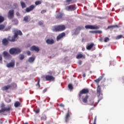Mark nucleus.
Here are the masks:
<instances>
[{
    "label": "nucleus",
    "mask_w": 124,
    "mask_h": 124,
    "mask_svg": "<svg viewBox=\"0 0 124 124\" xmlns=\"http://www.w3.org/2000/svg\"><path fill=\"white\" fill-rule=\"evenodd\" d=\"M23 33L20 30L16 31L14 33V35L13 37L9 36L8 40L11 42H14L16 41V38L18 37V35H22Z\"/></svg>",
    "instance_id": "nucleus-1"
},
{
    "label": "nucleus",
    "mask_w": 124,
    "mask_h": 124,
    "mask_svg": "<svg viewBox=\"0 0 124 124\" xmlns=\"http://www.w3.org/2000/svg\"><path fill=\"white\" fill-rule=\"evenodd\" d=\"M11 55H18L21 53V49L18 48H12L9 50Z\"/></svg>",
    "instance_id": "nucleus-2"
},
{
    "label": "nucleus",
    "mask_w": 124,
    "mask_h": 124,
    "mask_svg": "<svg viewBox=\"0 0 124 124\" xmlns=\"http://www.w3.org/2000/svg\"><path fill=\"white\" fill-rule=\"evenodd\" d=\"M89 90L88 89H83L81 90L79 93H78V97L79 99H81L82 98V96H83V94H87V93H89Z\"/></svg>",
    "instance_id": "nucleus-3"
},
{
    "label": "nucleus",
    "mask_w": 124,
    "mask_h": 124,
    "mask_svg": "<svg viewBox=\"0 0 124 124\" xmlns=\"http://www.w3.org/2000/svg\"><path fill=\"white\" fill-rule=\"evenodd\" d=\"M1 109L0 110V113H3V112H9L11 110L10 107L5 108V105L2 103L0 106Z\"/></svg>",
    "instance_id": "nucleus-4"
},
{
    "label": "nucleus",
    "mask_w": 124,
    "mask_h": 124,
    "mask_svg": "<svg viewBox=\"0 0 124 124\" xmlns=\"http://www.w3.org/2000/svg\"><path fill=\"white\" fill-rule=\"evenodd\" d=\"M46 81H49L50 82H52L53 81H55V77L53 76L47 75L45 77Z\"/></svg>",
    "instance_id": "nucleus-5"
},
{
    "label": "nucleus",
    "mask_w": 124,
    "mask_h": 124,
    "mask_svg": "<svg viewBox=\"0 0 124 124\" xmlns=\"http://www.w3.org/2000/svg\"><path fill=\"white\" fill-rule=\"evenodd\" d=\"M85 29L90 30H98L99 27L96 25H86L85 26Z\"/></svg>",
    "instance_id": "nucleus-6"
},
{
    "label": "nucleus",
    "mask_w": 124,
    "mask_h": 124,
    "mask_svg": "<svg viewBox=\"0 0 124 124\" xmlns=\"http://www.w3.org/2000/svg\"><path fill=\"white\" fill-rule=\"evenodd\" d=\"M62 31V25L54 26L53 29V31Z\"/></svg>",
    "instance_id": "nucleus-7"
},
{
    "label": "nucleus",
    "mask_w": 124,
    "mask_h": 124,
    "mask_svg": "<svg viewBox=\"0 0 124 124\" xmlns=\"http://www.w3.org/2000/svg\"><path fill=\"white\" fill-rule=\"evenodd\" d=\"M14 17V10H11L8 13V18L13 19Z\"/></svg>",
    "instance_id": "nucleus-8"
},
{
    "label": "nucleus",
    "mask_w": 124,
    "mask_h": 124,
    "mask_svg": "<svg viewBox=\"0 0 124 124\" xmlns=\"http://www.w3.org/2000/svg\"><path fill=\"white\" fill-rule=\"evenodd\" d=\"M65 9L68 11H72L73 10H75V9H76V7L73 5H70L66 7Z\"/></svg>",
    "instance_id": "nucleus-9"
},
{
    "label": "nucleus",
    "mask_w": 124,
    "mask_h": 124,
    "mask_svg": "<svg viewBox=\"0 0 124 124\" xmlns=\"http://www.w3.org/2000/svg\"><path fill=\"white\" fill-rule=\"evenodd\" d=\"M34 7H35L34 5H31L26 9V12L29 13L31 12V11H32V10L34 9Z\"/></svg>",
    "instance_id": "nucleus-10"
},
{
    "label": "nucleus",
    "mask_w": 124,
    "mask_h": 124,
    "mask_svg": "<svg viewBox=\"0 0 124 124\" xmlns=\"http://www.w3.org/2000/svg\"><path fill=\"white\" fill-rule=\"evenodd\" d=\"M8 41H10L8 39V37L7 39L4 38L2 41V43L4 46H7V45H8V43H9V42Z\"/></svg>",
    "instance_id": "nucleus-11"
},
{
    "label": "nucleus",
    "mask_w": 124,
    "mask_h": 124,
    "mask_svg": "<svg viewBox=\"0 0 124 124\" xmlns=\"http://www.w3.org/2000/svg\"><path fill=\"white\" fill-rule=\"evenodd\" d=\"M89 95H86L85 97L82 96V102L84 104H87L88 103V99H89Z\"/></svg>",
    "instance_id": "nucleus-12"
},
{
    "label": "nucleus",
    "mask_w": 124,
    "mask_h": 124,
    "mask_svg": "<svg viewBox=\"0 0 124 124\" xmlns=\"http://www.w3.org/2000/svg\"><path fill=\"white\" fill-rule=\"evenodd\" d=\"M31 51H35V52H39L40 49L39 47L36 46H33L31 48Z\"/></svg>",
    "instance_id": "nucleus-13"
},
{
    "label": "nucleus",
    "mask_w": 124,
    "mask_h": 124,
    "mask_svg": "<svg viewBox=\"0 0 124 124\" xmlns=\"http://www.w3.org/2000/svg\"><path fill=\"white\" fill-rule=\"evenodd\" d=\"M105 74H103L101 76H100L98 79H95L94 82L98 84L100 82L101 80L103 79V77H104Z\"/></svg>",
    "instance_id": "nucleus-14"
},
{
    "label": "nucleus",
    "mask_w": 124,
    "mask_h": 124,
    "mask_svg": "<svg viewBox=\"0 0 124 124\" xmlns=\"http://www.w3.org/2000/svg\"><path fill=\"white\" fill-rule=\"evenodd\" d=\"M82 58L83 59H86V55L79 53L76 56V58L78 60L80 59H82Z\"/></svg>",
    "instance_id": "nucleus-15"
},
{
    "label": "nucleus",
    "mask_w": 124,
    "mask_h": 124,
    "mask_svg": "<svg viewBox=\"0 0 124 124\" xmlns=\"http://www.w3.org/2000/svg\"><path fill=\"white\" fill-rule=\"evenodd\" d=\"M46 42L47 44H48L49 45H51L52 44H54V43H55V41H54V40L49 39H47L46 40Z\"/></svg>",
    "instance_id": "nucleus-16"
},
{
    "label": "nucleus",
    "mask_w": 124,
    "mask_h": 124,
    "mask_svg": "<svg viewBox=\"0 0 124 124\" xmlns=\"http://www.w3.org/2000/svg\"><path fill=\"white\" fill-rule=\"evenodd\" d=\"M15 65V62L13 61L7 64V67H13Z\"/></svg>",
    "instance_id": "nucleus-17"
},
{
    "label": "nucleus",
    "mask_w": 124,
    "mask_h": 124,
    "mask_svg": "<svg viewBox=\"0 0 124 124\" xmlns=\"http://www.w3.org/2000/svg\"><path fill=\"white\" fill-rule=\"evenodd\" d=\"M11 88V85H8L7 86H5L3 87H2L1 89L3 91H7L8 90H9Z\"/></svg>",
    "instance_id": "nucleus-18"
},
{
    "label": "nucleus",
    "mask_w": 124,
    "mask_h": 124,
    "mask_svg": "<svg viewBox=\"0 0 124 124\" xmlns=\"http://www.w3.org/2000/svg\"><path fill=\"white\" fill-rule=\"evenodd\" d=\"M97 93L100 95H102V94L101 93V87L100 86V85H98V87L97 88Z\"/></svg>",
    "instance_id": "nucleus-19"
},
{
    "label": "nucleus",
    "mask_w": 124,
    "mask_h": 124,
    "mask_svg": "<svg viewBox=\"0 0 124 124\" xmlns=\"http://www.w3.org/2000/svg\"><path fill=\"white\" fill-rule=\"evenodd\" d=\"M93 46H94V44L92 43V44L88 45L86 46V49L87 50H91V49H92V48L93 47Z\"/></svg>",
    "instance_id": "nucleus-20"
},
{
    "label": "nucleus",
    "mask_w": 124,
    "mask_h": 124,
    "mask_svg": "<svg viewBox=\"0 0 124 124\" xmlns=\"http://www.w3.org/2000/svg\"><path fill=\"white\" fill-rule=\"evenodd\" d=\"M3 55L5 58H9V57H10V54H9V53L7 51H4Z\"/></svg>",
    "instance_id": "nucleus-21"
},
{
    "label": "nucleus",
    "mask_w": 124,
    "mask_h": 124,
    "mask_svg": "<svg viewBox=\"0 0 124 124\" xmlns=\"http://www.w3.org/2000/svg\"><path fill=\"white\" fill-rule=\"evenodd\" d=\"M35 60V58L34 57H30L28 59V62H30L31 63L34 62Z\"/></svg>",
    "instance_id": "nucleus-22"
},
{
    "label": "nucleus",
    "mask_w": 124,
    "mask_h": 124,
    "mask_svg": "<svg viewBox=\"0 0 124 124\" xmlns=\"http://www.w3.org/2000/svg\"><path fill=\"white\" fill-rule=\"evenodd\" d=\"M69 117H70V112H68L66 116L65 122L67 123L69 120Z\"/></svg>",
    "instance_id": "nucleus-23"
},
{
    "label": "nucleus",
    "mask_w": 124,
    "mask_h": 124,
    "mask_svg": "<svg viewBox=\"0 0 124 124\" xmlns=\"http://www.w3.org/2000/svg\"><path fill=\"white\" fill-rule=\"evenodd\" d=\"M15 105V107H19V106H20V105H21V103L19 102L18 101H16L15 103L14 104Z\"/></svg>",
    "instance_id": "nucleus-24"
},
{
    "label": "nucleus",
    "mask_w": 124,
    "mask_h": 124,
    "mask_svg": "<svg viewBox=\"0 0 124 124\" xmlns=\"http://www.w3.org/2000/svg\"><path fill=\"white\" fill-rule=\"evenodd\" d=\"M20 4H21V6L22 8H26V3H24V2L20 1Z\"/></svg>",
    "instance_id": "nucleus-25"
},
{
    "label": "nucleus",
    "mask_w": 124,
    "mask_h": 124,
    "mask_svg": "<svg viewBox=\"0 0 124 124\" xmlns=\"http://www.w3.org/2000/svg\"><path fill=\"white\" fill-rule=\"evenodd\" d=\"M61 38H62V33L60 34L57 37V41H59V40H60V39H61Z\"/></svg>",
    "instance_id": "nucleus-26"
},
{
    "label": "nucleus",
    "mask_w": 124,
    "mask_h": 124,
    "mask_svg": "<svg viewBox=\"0 0 124 124\" xmlns=\"http://www.w3.org/2000/svg\"><path fill=\"white\" fill-rule=\"evenodd\" d=\"M123 35H119L115 37V39L118 40L119 39H121V38H123Z\"/></svg>",
    "instance_id": "nucleus-27"
},
{
    "label": "nucleus",
    "mask_w": 124,
    "mask_h": 124,
    "mask_svg": "<svg viewBox=\"0 0 124 124\" xmlns=\"http://www.w3.org/2000/svg\"><path fill=\"white\" fill-rule=\"evenodd\" d=\"M11 29V27L9 26L4 29V31H10Z\"/></svg>",
    "instance_id": "nucleus-28"
},
{
    "label": "nucleus",
    "mask_w": 124,
    "mask_h": 124,
    "mask_svg": "<svg viewBox=\"0 0 124 124\" xmlns=\"http://www.w3.org/2000/svg\"><path fill=\"white\" fill-rule=\"evenodd\" d=\"M4 21V17L2 16H0V23H2Z\"/></svg>",
    "instance_id": "nucleus-29"
},
{
    "label": "nucleus",
    "mask_w": 124,
    "mask_h": 124,
    "mask_svg": "<svg viewBox=\"0 0 124 124\" xmlns=\"http://www.w3.org/2000/svg\"><path fill=\"white\" fill-rule=\"evenodd\" d=\"M5 28L4 25L1 24L0 25V31H2V30H4Z\"/></svg>",
    "instance_id": "nucleus-30"
},
{
    "label": "nucleus",
    "mask_w": 124,
    "mask_h": 124,
    "mask_svg": "<svg viewBox=\"0 0 124 124\" xmlns=\"http://www.w3.org/2000/svg\"><path fill=\"white\" fill-rule=\"evenodd\" d=\"M112 28H118V25L109 26L108 27V29H112Z\"/></svg>",
    "instance_id": "nucleus-31"
},
{
    "label": "nucleus",
    "mask_w": 124,
    "mask_h": 124,
    "mask_svg": "<svg viewBox=\"0 0 124 124\" xmlns=\"http://www.w3.org/2000/svg\"><path fill=\"white\" fill-rule=\"evenodd\" d=\"M39 83H40V78L38 79L37 84L36 85V86H38V88H40V84Z\"/></svg>",
    "instance_id": "nucleus-32"
},
{
    "label": "nucleus",
    "mask_w": 124,
    "mask_h": 124,
    "mask_svg": "<svg viewBox=\"0 0 124 124\" xmlns=\"http://www.w3.org/2000/svg\"><path fill=\"white\" fill-rule=\"evenodd\" d=\"M19 59L22 61V60H24V59H25V56L21 54L19 55Z\"/></svg>",
    "instance_id": "nucleus-33"
},
{
    "label": "nucleus",
    "mask_w": 124,
    "mask_h": 124,
    "mask_svg": "<svg viewBox=\"0 0 124 124\" xmlns=\"http://www.w3.org/2000/svg\"><path fill=\"white\" fill-rule=\"evenodd\" d=\"M68 88L69 90H73V86H72V84H70L68 85Z\"/></svg>",
    "instance_id": "nucleus-34"
},
{
    "label": "nucleus",
    "mask_w": 124,
    "mask_h": 124,
    "mask_svg": "<svg viewBox=\"0 0 124 124\" xmlns=\"http://www.w3.org/2000/svg\"><path fill=\"white\" fill-rule=\"evenodd\" d=\"M98 103L99 102V101H100V100H102V99L103 98V97H102V96H100V95H99L98 94Z\"/></svg>",
    "instance_id": "nucleus-35"
},
{
    "label": "nucleus",
    "mask_w": 124,
    "mask_h": 124,
    "mask_svg": "<svg viewBox=\"0 0 124 124\" xmlns=\"http://www.w3.org/2000/svg\"><path fill=\"white\" fill-rule=\"evenodd\" d=\"M35 4H36V5H38L39 4H41V1H36L35 2Z\"/></svg>",
    "instance_id": "nucleus-36"
},
{
    "label": "nucleus",
    "mask_w": 124,
    "mask_h": 124,
    "mask_svg": "<svg viewBox=\"0 0 124 124\" xmlns=\"http://www.w3.org/2000/svg\"><path fill=\"white\" fill-rule=\"evenodd\" d=\"M62 16L61 14H59V15H58L56 16V19H60L61 18H62Z\"/></svg>",
    "instance_id": "nucleus-37"
},
{
    "label": "nucleus",
    "mask_w": 124,
    "mask_h": 124,
    "mask_svg": "<svg viewBox=\"0 0 124 124\" xmlns=\"http://www.w3.org/2000/svg\"><path fill=\"white\" fill-rule=\"evenodd\" d=\"M110 40V39L108 37H106L104 39V42H108Z\"/></svg>",
    "instance_id": "nucleus-38"
},
{
    "label": "nucleus",
    "mask_w": 124,
    "mask_h": 124,
    "mask_svg": "<svg viewBox=\"0 0 124 124\" xmlns=\"http://www.w3.org/2000/svg\"><path fill=\"white\" fill-rule=\"evenodd\" d=\"M23 20L25 22H28V21L29 20V17H28L27 16H25Z\"/></svg>",
    "instance_id": "nucleus-39"
},
{
    "label": "nucleus",
    "mask_w": 124,
    "mask_h": 124,
    "mask_svg": "<svg viewBox=\"0 0 124 124\" xmlns=\"http://www.w3.org/2000/svg\"><path fill=\"white\" fill-rule=\"evenodd\" d=\"M66 2H68V3H73L74 1L73 0H66Z\"/></svg>",
    "instance_id": "nucleus-40"
},
{
    "label": "nucleus",
    "mask_w": 124,
    "mask_h": 124,
    "mask_svg": "<svg viewBox=\"0 0 124 124\" xmlns=\"http://www.w3.org/2000/svg\"><path fill=\"white\" fill-rule=\"evenodd\" d=\"M40 112V109H39V108L36 109L35 110V112L36 113V114H38V113H39Z\"/></svg>",
    "instance_id": "nucleus-41"
},
{
    "label": "nucleus",
    "mask_w": 124,
    "mask_h": 124,
    "mask_svg": "<svg viewBox=\"0 0 124 124\" xmlns=\"http://www.w3.org/2000/svg\"><path fill=\"white\" fill-rule=\"evenodd\" d=\"M102 31H96L95 33H101Z\"/></svg>",
    "instance_id": "nucleus-42"
},
{
    "label": "nucleus",
    "mask_w": 124,
    "mask_h": 124,
    "mask_svg": "<svg viewBox=\"0 0 124 124\" xmlns=\"http://www.w3.org/2000/svg\"><path fill=\"white\" fill-rule=\"evenodd\" d=\"M39 25H40V26H43V21H39Z\"/></svg>",
    "instance_id": "nucleus-43"
},
{
    "label": "nucleus",
    "mask_w": 124,
    "mask_h": 124,
    "mask_svg": "<svg viewBox=\"0 0 124 124\" xmlns=\"http://www.w3.org/2000/svg\"><path fill=\"white\" fill-rule=\"evenodd\" d=\"M47 73L49 74V75L51 76L52 74H53V72L52 71H49V72H48Z\"/></svg>",
    "instance_id": "nucleus-44"
},
{
    "label": "nucleus",
    "mask_w": 124,
    "mask_h": 124,
    "mask_svg": "<svg viewBox=\"0 0 124 124\" xmlns=\"http://www.w3.org/2000/svg\"><path fill=\"white\" fill-rule=\"evenodd\" d=\"M27 55H28V56H30V55H31V51H27Z\"/></svg>",
    "instance_id": "nucleus-45"
},
{
    "label": "nucleus",
    "mask_w": 124,
    "mask_h": 124,
    "mask_svg": "<svg viewBox=\"0 0 124 124\" xmlns=\"http://www.w3.org/2000/svg\"><path fill=\"white\" fill-rule=\"evenodd\" d=\"M16 16H20V13L18 12H17L16 13Z\"/></svg>",
    "instance_id": "nucleus-46"
},
{
    "label": "nucleus",
    "mask_w": 124,
    "mask_h": 124,
    "mask_svg": "<svg viewBox=\"0 0 124 124\" xmlns=\"http://www.w3.org/2000/svg\"><path fill=\"white\" fill-rule=\"evenodd\" d=\"M47 92V89H44L43 91V93H46Z\"/></svg>",
    "instance_id": "nucleus-47"
},
{
    "label": "nucleus",
    "mask_w": 124,
    "mask_h": 124,
    "mask_svg": "<svg viewBox=\"0 0 124 124\" xmlns=\"http://www.w3.org/2000/svg\"><path fill=\"white\" fill-rule=\"evenodd\" d=\"M65 30V26L64 25H62V31H64Z\"/></svg>",
    "instance_id": "nucleus-48"
},
{
    "label": "nucleus",
    "mask_w": 124,
    "mask_h": 124,
    "mask_svg": "<svg viewBox=\"0 0 124 124\" xmlns=\"http://www.w3.org/2000/svg\"><path fill=\"white\" fill-rule=\"evenodd\" d=\"M93 124H96V119H94V123Z\"/></svg>",
    "instance_id": "nucleus-49"
},
{
    "label": "nucleus",
    "mask_w": 124,
    "mask_h": 124,
    "mask_svg": "<svg viewBox=\"0 0 124 124\" xmlns=\"http://www.w3.org/2000/svg\"><path fill=\"white\" fill-rule=\"evenodd\" d=\"M102 40H103V38L101 37V38H100L99 39V41L102 42Z\"/></svg>",
    "instance_id": "nucleus-50"
},
{
    "label": "nucleus",
    "mask_w": 124,
    "mask_h": 124,
    "mask_svg": "<svg viewBox=\"0 0 124 124\" xmlns=\"http://www.w3.org/2000/svg\"><path fill=\"white\" fill-rule=\"evenodd\" d=\"M64 36H65V33L63 32L62 33V37H63Z\"/></svg>",
    "instance_id": "nucleus-51"
},
{
    "label": "nucleus",
    "mask_w": 124,
    "mask_h": 124,
    "mask_svg": "<svg viewBox=\"0 0 124 124\" xmlns=\"http://www.w3.org/2000/svg\"><path fill=\"white\" fill-rule=\"evenodd\" d=\"M90 32H92V33H95V31H91Z\"/></svg>",
    "instance_id": "nucleus-52"
},
{
    "label": "nucleus",
    "mask_w": 124,
    "mask_h": 124,
    "mask_svg": "<svg viewBox=\"0 0 124 124\" xmlns=\"http://www.w3.org/2000/svg\"><path fill=\"white\" fill-rule=\"evenodd\" d=\"M82 77L84 78L85 77H86V74H83L82 75Z\"/></svg>",
    "instance_id": "nucleus-53"
},
{
    "label": "nucleus",
    "mask_w": 124,
    "mask_h": 124,
    "mask_svg": "<svg viewBox=\"0 0 124 124\" xmlns=\"http://www.w3.org/2000/svg\"><path fill=\"white\" fill-rule=\"evenodd\" d=\"M0 61H2V57L1 56H0Z\"/></svg>",
    "instance_id": "nucleus-54"
},
{
    "label": "nucleus",
    "mask_w": 124,
    "mask_h": 124,
    "mask_svg": "<svg viewBox=\"0 0 124 124\" xmlns=\"http://www.w3.org/2000/svg\"><path fill=\"white\" fill-rule=\"evenodd\" d=\"M78 63L79 64H82V61H79Z\"/></svg>",
    "instance_id": "nucleus-55"
},
{
    "label": "nucleus",
    "mask_w": 124,
    "mask_h": 124,
    "mask_svg": "<svg viewBox=\"0 0 124 124\" xmlns=\"http://www.w3.org/2000/svg\"><path fill=\"white\" fill-rule=\"evenodd\" d=\"M15 21H17V19H13V22H15Z\"/></svg>",
    "instance_id": "nucleus-56"
},
{
    "label": "nucleus",
    "mask_w": 124,
    "mask_h": 124,
    "mask_svg": "<svg viewBox=\"0 0 124 124\" xmlns=\"http://www.w3.org/2000/svg\"><path fill=\"white\" fill-rule=\"evenodd\" d=\"M59 106H60L61 107H62V104H60V105H59Z\"/></svg>",
    "instance_id": "nucleus-57"
},
{
    "label": "nucleus",
    "mask_w": 124,
    "mask_h": 124,
    "mask_svg": "<svg viewBox=\"0 0 124 124\" xmlns=\"http://www.w3.org/2000/svg\"><path fill=\"white\" fill-rule=\"evenodd\" d=\"M82 51H85V47H82Z\"/></svg>",
    "instance_id": "nucleus-58"
},
{
    "label": "nucleus",
    "mask_w": 124,
    "mask_h": 124,
    "mask_svg": "<svg viewBox=\"0 0 124 124\" xmlns=\"http://www.w3.org/2000/svg\"><path fill=\"white\" fill-rule=\"evenodd\" d=\"M112 62H110V64L112 65Z\"/></svg>",
    "instance_id": "nucleus-59"
},
{
    "label": "nucleus",
    "mask_w": 124,
    "mask_h": 124,
    "mask_svg": "<svg viewBox=\"0 0 124 124\" xmlns=\"http://www.w3.org/2000/svg\"><path fill=\"white\" fill-rule=\"evenodd\" d=\"M24 124H29V123H26Z\"/></svg>",
    "instance_id": "nucleus-60"
},
{
    "label": "nucleus",
    "mask_w": 124,
    "mask_h": 124,
    "mask_svg": "<svg viewBox=\"0 0 124 124\" xmlns=\"http://www.w3.org/2000/svg\"><path fill=\"white\" fill-rule=\"evenodd\" d=\"M16 4V5H17V4Z\"/></svg>",
    "instance_id": "nucleus-61"
}]
</instances>
